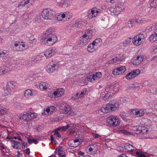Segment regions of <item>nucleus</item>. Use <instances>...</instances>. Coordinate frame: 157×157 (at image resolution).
<instances>
[{"label": "nucleus", "mask_w": 157, "mask_h": 157, "mask_svg": "<svg viewBox=\"0 0 157 157\" xmlns=\"http://www.w3.org/2000/svg\"><path fill=\"white\" fill-rule=\"evenodd\" d=\"M119 104L117 101L113 100L110 101L108 103L106 107L102 108L101 109V111L105 113H106L110 111H112L116 110L118 107Z\"/></svg>", "instance_id": "1"}, {"label": "nucleus", "mask_w": 157, "mask_h": 157, "mask_svg": "<svg viewBox=\"0 0 157 157\" xmlns=\"http://www.w3.org/2000/svg\"><path fill=\"white\" fill-rule=\"evenodd\" d=\"M55 12L50 9H44L42 12V17L46 20H51L55 16Z\"/></svg>", "instance_id": "2"}, {"label": "nucleus", "mask_w": 157, "mask_h": 157, "mask_svg": "<svg viewBox=\"0 0 157 157\" xmlns=\"http://www.w3.org/2000/svg\"><path fill=\"white\" fill-rule=\"evenodd\" d=\"M124 9V5L118 4L116 6L115 8H110L109 10L112 14L117 16L120 14Z\"/></svg>", "instance_id": "3"}, {"label": "nucleus", "mask_w": 157, "mask_h": 157, "mask_svg": "<svg viewBox=\"0 0 157 157\" xmlns=\"http://www.w3.org/2000/svg\"><path fill=\"white\" fill-rule=\"evenodd\" d=\"M107 121L108 123L114 126H117L120 123V120L116 117L110 116L107 119Z\"/></svg>", "instance_id": "4"}, {"label": "nucleus", "mask_w": 157, "mask_h": 157, "mask_svg": "<svg viewBox=\"0 0 157 157\" xmlns=\"http://www.w3.org/2000/svg\"><path fill=\"white\" fill-rule=\"evenodd\" d=\"M59 67V65L57 63H54L53 61L47 65L46 71L48 73H52L58 69Z\"/></svg>", "instance_id": "5"}, {"label": "nucleus", "mask_w": 157, "mask_h": 157, "mask_svg": "<svg viewBox=\"0 0 157 157\" xmlns=\"http://www.w3.org/2000/svg\"><path fill=\"white\" fill-rule=\"evenodd\" d=\"M140 71L139 69L134 70L131 72L128 73L126 76L128 80L132 79L137 76L140 73Z\"/></svg>", "instance_id": "6"}, {"label": "nucleus", "mask_w": 157, "mask_h": 157, "mask_svg": "<svg viewBox=\"0 0 157 157\" xmlns=\"http://www.w3.org/2000/svg\"><path fill=\"white\" fill-rule=\"evenodd\" d=\"M126 68L125 66H122L115 69L113 71V74L114 75L121 74L126 71Z\"/></svg>", "instance_id": "7"}, {"label": "nucleus", "mask_w": 157, "mask_h": 157, "mask_svg": "<svg viewBox=\"0 0 157 157\" xmlns=\"http://www.w3.org/2000/svg\"><path fill=\"white\" fill-rule=\"evenodd\" d=\"M10 64L7 63L5 66L0 67V75H5L10 70Z\"/></svg>", "instance_id": "8"}, {"label": "nucleus", "mask_w": 157, "mask_h": 157, "mask_svg": "<svg viewBox=\"0 0 157 157\" xmlns=\"http://www.w3.org/2000/svg\"><path fill=\"white\" fill-rule=\"evenodd\" d=\"M64 91V90L63 88L57 89L56 90V91H55L53 92V94L52 96V98H56L60 97L61 95V94H60V93L63 92Z\"/></svg>", "instance_id": "9"}, {"label": "nucleus", "mask_w": 157, "mask_h": 157, "mask_svg": "<svg viewBox=\"0 0 157 157\" xmlns=\"http://www.w3.org/2000/svg\"><path fill=\"white\" fill-rule=\"evenodd\" d=\"M143 57L138 56L136 59H134L132 60V63L134 65H137L140 64L143 61Z\"/></svg>", "instance_id": "10"}, {"label": "nucleus", "mask_w": 157, "mask_h": 157, "mask_svg": "<svg viewBox=\"0 0 157 157\" xmlns=\"http://www.w3.org/2000/svg\"><path fill=\"white\" fill-rule=\"evenodd\" d=\"M54 54V50L52 48H48L45 52L44 55L46 58L50 57Z\"/></svg>", "instance_id": "11"}, {"label": "nucleus", "mask_w": 157, "mask_h": 157, "mask_svg": "<svg viewBox=\"0 0 157 157\" xmlns=\"http://www.w3.org/2000/svg\"><path fill=\"white\" fill-rule=\"evenodd\" d=\"M96 46L94 43L93 42L90 44L87 47V51L89 52H93L95 51L96 50V48L95 46Z\"/></svg>", "instance_id": "12"}, {"label": "nucleus", "mask_w": 157, "mask_h": 157, "mask_svg": "<svg viewBox=\"0 0 157 157\" xmlns=\"http://www.w3.org/2000/svg\"><path fill=\"white\" fill-rule=\"evenodd\" d=\"M125 149L128 151H132L134 150V148L133 146L127 143L125 144L124 146Z\"/></svg>", "instance_id": "13"}, {"label": "nucleus", "mask_w": 157, "mask_h": 157, "mask_svg": "<svg viewBox=\"0 0 157 157\" xmlns=\"http://www.w3.org/2000/svg\"><path fill=\"white\" fill-rule=\"evenodd\" d=\"M95 10H96V8H93L91 10H89L88 11V17L90 18H92L93 17H95L96 16L94 14Z\"/></svg>", "instance_id": "14"}, {"label": "nucleus", "mask_w": 157, "mask_h": 157, "mask_svg": "<svg viewBox=\"0 0 157 157\" xmlns=\"http://www.w3.org/2000/svg\"><path fill=\"white\" fill-rule=\"evenodd\" d=\"M32 119V116L29 113H26V114H23L22 117V119L24 121H28Z\"/></svg>", "instance_id": "15"}, {"label": "nucleus", "mask_w": 157, "mask_h": 157, "mask_svg": "<svg viewBox=\"0 0 157 157\" xmlns=\"http://www.w3.org/2000/svg\"><path fill=\"white\" fill-rule=\"evenodd\" d=\"M33 94L31 90L29 89L26 90L24 92V95L27 98L32 96Z\"/></svg>", "instance_id": "16"}, {"label": "nucleus", "mask_w": 157, "mask_h": 157, "mask_svg": "<svg viewBox=\"0 0 157 157\" xmlns=\"http://www.w3.org/2000/svg\"><path fill=\"white\" fill-rule=\"evenodd\" d=\"M10 141L13 147L17 149L19 148V147L21 145V144L20 143L15 141L14 140H10Z\"/></svg>", "instance_id": "17"}, {"label": "nucleus", "mask_w": 157, "mask_h": 157, "mask_svg": "<svg viewBox=\"0 0 157 157\" xmlns=\"http://www.w3.org/2000/svg\"><path fill=\"white\" fill-rule=\"evenodd\" d=\"M111 85L112 89L113 91L115 92H117L119 89V84L117 83L111 84Z\"/></svg>", "instance_id": "18"}, {"label": "nucleus", "mask_w": 157, "mask_h": 157, "mask_svg": "<svg viewBox=\"0 0 157 157\" xmlns=\"http://www.w3.org/2000/svg\"><path fill=\"white\" fill-rule=\"evenodd\" d=\"M157 39V36L154 34H152L149 38V41L152 43L155 41Z\"/></svg>", "instance_id": "19"}, {"label": "nucleus", "mask_w": 157, "mask_h": 157, "mask_svg": "<svg viewBox=\"0 0 157 157\" xmlns=\"http://www.w3.org/2000/svg\"><path fill=\"white\" fill-rule=\"evenodd\" d=\"M27 4L26 0H23L22 1L20 2L19 3L18 7L19 9H21Z\"/></svg>", "instance_id": "20"}, {"label": "nucleus", "mask_w": 157, "mask_h": 157, "mask_svg": "<svg viewBox=\"0 0 157 157\" xmlns=\"http://www.w3.org/2000/svg\"><path fill=\"white\" fill-rule=\"evenodd\" d=\"M95 80L98 79L101 77L102 75L101 72H98L96 74H94L93 75Z\"/></svg>", "instance_id": "21"}, {"label": "nucleus", "mask_w": 157, "mask_h": 157, "mask_svg": "<svg viewBox=\"0 0 157 157\" xmlns=\"http://www.w3.org/2000/svg\"><path fill=\"white\" fill-rule=\"evenodd\" d=\"M62 149V147H61L58 148V155L60 157H62L63 156V155H65L64 152L61 150Z\"/></svg>", "instance_id": "22"}, {"label": "nucleus", "mask_w": 157, "mask_h": 157, "mask_svg": "<svg viewBox=\"0 0 157 157\" xmlns=\"http://www.w3.org/2000/svg\"><path fill=\"white\" fill-rule=\"evenodd\" d=\"M31 17V14L30 13H27L26 14H23L21 17L22 19L24 20H26L27 19H29Z\"/></svg>", "instance_id": "23"}, {"label": "nucleus", "mask_w": 157, "mask_h": 157, "mask_svg": "<svg viewBox=\"0 0 157 157\" xmlns=\"http://www.w3.org/2000/svg\"><path fill=\"white\" fill-rule=\"evenodd\" d=\"M150 5L151 8H155L157 7V0L155 2L153 1H151Z\"/></svg>", "instance_id": "24"}, {"label": "nucleus", "mask_w": 157, "mask_h": 157, "mask_svg": "<svg viewBox=\"0 0 157 157\" xmlns=\"http://www.w3.org/2000/svg\"><path fill=\"white\" fill-rule=\"evenodd\" d=\"M137 36H135L132 39V40L133 44L136 45H138L140 44L138 43V42L137 40Z\"/></svg>", "instance_id": "25"}, {"label": "nucleus", "mask_w": 157, "mask_h": 157, "mask_svg": "<svg viewBox=\"0 0 157 157\" xmlns=\"http://www.w3.org/2000/svg\"><path fill=\"white\" fill-rule=\"evenodd\" d=\"M136 131L138 134H140L142 132V127L140 126H137L135 128Z\"/></svg>", "instance_id": "26"}, {"label": "nucleus", "mask_w": 157, "mask_h": 157, "mask_svg": "<svg viewBox=\"0 0 157 157\" xmlns=\"http://www.w3.org/2000/svg\"><path fill=\"white\" fill-rule=\"evenodd\" d=\"M119 132H121L125 135H127L131 134V132H128L126 130H124L123 129H120L119 130Z\"/></svg>", "instance_id": "27"}, {"label": "nucleus", "mask_w": 157, "mask_h": 157, "mask_svg": "<svg viewBox=\"0 0 157 157\" xmlns=\"http://www.w3.org/2000/svg\"><path fill=\"white\" fill-rule=\"evenodd\" d=\"M82 21H76L74 24V26L77 28H79L82 25Z\"/></svg>", "instance_id": "28"}, {"label": "nucleus", "mask_w": 157, "mask_h": 157, "mask_svg": "<svg viewBox=\"0 0 157 157\" xmlns=\"http://www.w3.org/2000/svg\"><path fill=\"white\" fill-rule=\"evenodd\" d=\"M110 89H112L111 85L110 86L107 85V86L105 89V90L107 92V94H108V93H110L112 92L111 90H110Z\"/></svg>", "instance_id": "29"}, {"label": "nucleus", "mask_w": 157, "mask_h": 157, "mask_svg": "<svg viewBox=\"0 0 157 157\" xmlns=\"http://www.w3.org/2000/svg\"><path fill=\"white\" fill-rule=\"evenodd\" d=\"M64 107V113L65 114H67V112H68L69 110H70L71 107L69 105H67V106L65 105Z\"/></svg>", "instance_id": "30"}, {"label": "nucleus", "mask_w": 157, "mask_h": 157, "mask_svg": "<svg viewBox=\"0 0 157 157\" xmlns=\"http://www.w3.org/2000/svg\"><path fill=\"white\" fill-rule=\"evenodd\" d=\"M77 46H76V45L74 46H73L72 45H70L69 46L67 47V48L68 49L70 50V52H71L72 50L74 51L76 49H77Z\"/></svg>", "instance_id": "31"}, {"label": "nucleus", "mask_w": 157, "mask_h": 157, "mask_svg": "<svg viewBox=\"0 0 157 157\" xmlns=\"http://www.w3.org/2000/svg\"><path fill=\"white\" fill-rule=\"evenodd\" d=\"M134 23V21L132 19H130L128 23V27L129 28L132 27Z\"/></svg>", "instance_id": "32"}, {"label": "nucleus", "mask_w": 157, "mask_h": 157, "mask_svg": "<svg viewBox=\"0 0 157 157\" xmlns=\"http://www.w3.org/2000/svg\"><path fill=\"white\" fill-rule=\"evenodd\" d=\"M52 38H49L47 39L46 42L48 45L50 46L53 44V41H52Z\"/></svg>", "instance_id": "33"}, {"label": "nucleus", "mask_w": 157, "mask_h": 157, "mask_svg": "<svg viewBox=\"0 0 157 157\" xmlns=\"http://www.w3.org/2000/svg\"><path fill=\"white\" fill-rule=\"evenodd\" d=\"M132 41V38L130 37L127 38L124 42V46L125 47L126 44H129Z\"/></svg>", "instance_id": "34"}, {"label": "nucleus", "mask_w": 157, "mask_h": 157, "mask_svg": "<svg viewBox=\"0 0 157 157\" xmlns=\"http://www.w3.org/2000/svg\"><path fill=\"white\" fill-rule=\"evenodd\" d=\"M101 41V40L100 38H97L95 40L93 43L97 46V44Z\"/></svg>", "instance_id": "35"}, {"label": "nucleus", "mask_w": 157, "mask_h": 157, "mask_svg": "<svg viewBox=\"0 0 157 157\" xmlns=\"http://www.w3.org/2000/svg\"><path fill=\"white\" fill-rule=\"evenodd\" d=\"M87 79L88 81H90V82H93L95 80L92 75H90L88 76Z\"/></svg>", "instance_id": "36"}, {"label": "nucleus", "mask_w": 157, "mask_h": 157, "mask_svg": "<svg viewBox=\"0 0 157 157\" xmlns=\"http://www.w3.org/2000/svg\"><path fill=\"white\" fill-rule=\"evenodd\" d=\"M136 154L138 157H147L144 154L140 153L138 151L136 152Z\"/></svg>", "instance_id": "37"}, {"label": "nucleus", "mask_w": 157, "mask_h": 157, "mask_svg": "<svg viewBox=\"0 0 157 157\" xmlns=\"http://www.w3.org/2000/svg\"><path fill=\"white\" fill-rule=\"evenodd\" d=\"M41 84H42L43 86V90H46L48 88V84H46L45 82H41Z\"/></svg>", "instance_id": "38"}, {"label": "nucleus", "mask_w": 157, "mask_h": 157, "mask_svg": "<svg viewBox=\"0 0 157 157\" xmlns=\"http://www.w3.org/2000/svg\"><path fill=\"white\" fill-rule=\"evenodd\" d=\"M54 132V135L56 137H58L59 138H61V134L58 132H52V133H53Z\"/></svg>", "instance_id": "39"}, {"label": "nucleus", "mask_w": 157, "mask_h": 157, "mask_svg": "<svg viewBox=\"0 0 157 157\" xmlns=\"http://www.w3.org/2000/svg\"><path fill=\"white\" fill-rule=\"evenodd\" d=\"M67 114L71 116H73L75 114V112H74L72 110L70 109V110H69L68 112H67Z\"/></svg>", "instance_id": "40"}, {"label": "nucleus", "mask_w": 157, "mask_h": 157, "mask_svg": "<svg viewBox=\"0 0 157 157\" xmlns=\"http://www.w3.org/2000/svg\"><path fill=\"white\" fill-rule=\"evenodd\" d=\"M53 32L52 30L51 29H49L47 30L45 33V36H47L51 34Z\"/></svg>", "instance_id": "41"}, {"label": "nucleus", "mask_w": 157, "mask_h": 157, "mask_svg": "<svg viewBox=\"0 0 157 157\" xmlns=\"http://www.w3.org/2000/svg\"><path fill=\"white\" fill-rule=\"evenodd\" d=\"M40 14L37 15L35 17V21H37L38 22H39L40 21Z\"/></svg>", "instance_id": "42"}, {"label": "nucleus", "mask_w": 157, "mask_h": 157, "mask_svg": "<svg viewBox=\"0 0 157 157\" xmlns=\"http://www.w3.org/2000/svg\"><path fill=\"white\" fill-rule=\"evenodd\" d=\"M17 83L14 81H12L10 82V87L12 89L15 87L16 86Z\"/></svg>", "instance_id": "43"}, {"label": "nucleus", "mask_w": 157, "mask_h": 157, "mask_svg": "<svg viewBox=\"0 0 157 157\" xmlns=\"http://www.w3.org/2000/svg\"><path fill=\"white\" fill-rule=\"evenodd\" d=\"M110 95H108V94H106L104 95V96H102L103 100H104V101L106 100L110 97Z\"/></svg>", "instance_id": "44"}, {"label": "nucleus", "mask_w": 157, "mask_h": 157, "mask_svg": "<svg viewBox=\"0 0 157 157\" xmlns=\"http://www.w3.org/2000/svg\"><path fill=\"white\" fill-rule=\"evenodd\" d=\"M36 42V40L35 38H33V39H31V38H30L29 40V42L30 43H34L35 44Z\"/></svg>", "instance_id": "45"}, {"label": "nucleus", "mask_w": 157, "mask_h": 157, "mask_svg": "<svg viewBox=\"0 0 157 157\" xmlns=\"http://www.w3.org/2000/svg\"><path fill=\"white\" fill-rule=\"evenodd\" d=\"M87 40H88V39H83L82 41L80 43L81 44H82V45H85L87 44Z\"/></svg>", "instance_id": "46"}, {"label": "nucleus", "mask_w": 157, "mask_h": 157, "mask_svg": "<svg viewBox=\"0 0 157 157\" xmlns=\"http://www.w3.org/2000/svg\"><path fill=\"white\" fill-rule=\"evenodd\" d=\"M50 139L52 143H54L55 144H56V141L54 139L53 136L52 135H51Z\"/></svg>", "instance_id": "47"}, {"label": "nucleus", "mask_w": 157, "mask_h": 157, "mask_svg": "<svg viewBox=\"0 0 157 157\" xmlns=\"http://www.w3.org/2000/svg\"><path fill=\"white\" fill-rule=\"evenodd\" d=\"M27 4L30 3L31 5L34 3V0H26Z\"/></svg>", "instance_id": "48"}, {"label": "nucleus", "mask_w": 157, "mask_h": 157, "mask_svg": "<svg viewBox=\"0 0 157 157\" xmlns=\"http://www.w3.org/2000/svg\"><path fill=\"white\" fill-rule=\"evenodd\" d=\"M10 90H8V89H6L4 90V95L6 96L8 95L9 94H10Z\"/></svg>", "instance_id": "49"}, {"label": "nucleus", "mask_w": 157, "mask_h": 157, "mask_svg": "<svg viewBox=\"0 0 157 157\" xmlns=\"http://www.w3.org/2000/svg\"><path fill=\"white\" fill-rule=\"evenodd\" d=\"M136 110L135 109H133L130 112V115H132L133 116L135 115V114Z\"/></svg>", "instance_id": "50"}, {"label": "nucleus", "mask_w": 157, "mask_h": 157, "mask_svg": "<svg viewBox=\"0 0 157 157\" xmlns=\"http://www.w3.org/2000/svg\"><path fill=\"white\" fill-rule=\"evenodd\" d=\"M114 60H115V59L113 58L111 60H109L107 62L106 64H109L114 63Z\"/></svg>", "instance_id": "51"}, {"label": "nucleus", "mask_w": 157, "mask_h": 157, "mask_svg": "<svg viewBox=\"0 0 157 157\" xmlns=\"http://www.w3.org/2000/svg\"><path fill=\"white\" fill-rule=\"evenodd\" d=\"M117 150L120 151H122L124 150L123 148L121 146H119L117 148Z\"/></svg>", "instance_id": "52"}, {"label": "nucleus", "mask_w": 157, "mask_h": 157, "mask_svg": "<svg viewBox=\"0 0 157 157\" xmlns=\"http://www.w3.org/2000/svg\"><path fill=\"white\" fill-rule=\"evenodd\" d=\"M25 46V45L24 44H22L21 45H20V46L19 47L20 49L19 50V51H21L22 50H23L24 49H22V47H24ZM18 51V50H17Z\"/></svg>", "instance_id": "53"}, {"label": "nucleus", "mask_w": 157, "mask_h": 157, "mask_svg": "<svg viewBox=\"0 0 157 157\" xmlns=\"http://www.w3.org/2000/svg\"><path fill=\"white\" fill-rule=\"evenodd\" d=\"M144 111H140V115H139V117H142L143 116L144 114Z\"/></svg>", "instance_id": "54"}, {"label": "nucleus", "mask_w": 157, "mask_h": 157, "mask_svg": "<svg viewBox=\"0 0 157 157\" xmlns=\"http://www.w3.org/2000/svg\"><path fill=\"white\" fill-rule=\"evenodd\" d=\"M79 98H80L79 97H77V96H76V95H75V96L71 97V99L73 100H75V99H78Z\"/></svg>", "instance_id": "55"}, {"label": "nucleus", "mask_w": 157, "mask_h": 157, "mask_svg": "<svg viewBox=\"0 0 157 157\" xmlns=\"http://www.w3.org/2000/svg\"><path fill=\"white\" fill-rule=\"evenodd\" d=\"M30 113V115L32 116V119H34L36 118V116L35 115V114H36L35 113Z\"/></svg>", "instance_id": "56"}, {"label": "nucleus", "mask_w": 157, "mask_h": 157, "mask_svg": "<svg viewBox=\"0 0 157 157\" xmlns=\"http://www.w3.org/2000/svg\"><path fill=\"white\" fill-rule=\"evenodd\" d=\"M138 36L141 39H144V36L142 34H139Z\"/></svg>", "instance_id": "57"}, {"label": "nucleus", "mask_w": 157, "mask_h": 157, "mask_svg": "<svg viewBox=\"0 0 157 157\" xmlns=\"http://www.w3.org/2000/svg\"><path fill=\"white\" fill-rule=\"evenodd\" d=\"M85 93L83 91L80 94H79V97L80 98L82 97L85 94Z\"/></svg>", "instance_id": "58"}, {"label": "nucleus", "mask_w": 157, "mask_h": 157, "mask_svg": "<svg viewBox=\"0 0 157 157\" xmlns=\"http://www.w3.org/2000/svg\"><path fill=\"white\" fill-rule=\"evenodd\" d=\"M136 22L139 23H141L143 22V20L138 19L136 20Z\"/></svg>", "instance_id": "59"}, {"label": "nucleus", "mask_w": 157, "mask_h": 157, "mask_svg": "<svg viewBox=\"0 0 157 157\" xmlns=\"http://www.w3.org/2000/svg\"><path fill=\"white\" fill-rule=\"evenodd\" d=\"M38 84L40 85L39 89L43 90V86L42 84H41V82L40 83L39 82Z\"/></svg>", "instance_id": "60"}, {"label": "nucleus", "mask_w": 157, "mask_h": 157, "mask_svg": "<svg viewBox=\"0 0 157 157\" xmlns=\"http://www.w3.org/2000/svg\"><path fill=\"white\" fill-rule=\"evenodd\" d=\"M117 157H128L125 155L122 154L119 155H118Z\"/></svg>", "instance_id": "61"}, {"label": "nucleus", "mask_w": 157, "mask_h": 157, "mask_svg": "<svg viewBox=\"0 0 157 157\" xmlns=\"http://www.w3.org/2000/svg\"><path fill=\"white\" fill-rule=\"evenodd\" d=\"M141 39L140 38H139V37H138L137 36V41L138 42V43L139 44H140L141 43H140V41H141Z\"/></svg>", "instance_id": "62"}, {"label": "nucleus", "mask_w": 157, "mask_h": 157, "mask_svg": "<svg viewBox=\"0 0 157 157\" xmlns=\"http://www.w3.org/2000/svg\"><path fill=\"white\" fill-rule=\"evenodd\" d=\"M68 3V1L67 0H65L63 1L62 4L63 5H66Z\"/></svg>", "instance_id": "63"}, {"label": "nucleus", "mask_w": 157, "mask_h": 157, "mask_svg": "<svg viewBox=\"0 0 157 157\" xmlns=\"http://www.w3.org/2000/svg\"><path fill=\"white\" fill-rule=\"evenodd\" d=\"M26 153L27 154H29L30 153V151L29 148H28L26 149Z\"/></svg>", "instance_id": "64"}]
</instances>
